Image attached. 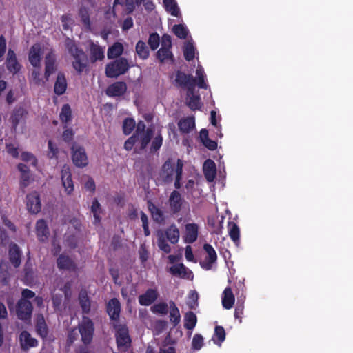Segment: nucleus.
<instances>
[{
	"label": "nucleus",
	"instance_id": "8",
	"mask_svg": "<svg viewBox=\"0 0 353 353\" xmlns=\"http://www.w3.org/2000/svg\"><path fill=\"white\" fill-rule=\"evenodd\" d=\"M175 168V164L170 159H168L163 164L160 172V176L165 183H170L173 181Z\"/></svg>",
	"mask_w": 353,
	"mask_h": 353
},
{
	"label": "nucleus",
	"instance_id": "58",
	"mask_svg": "<svg viewBox=\"0 0 353 353\" xmlns=\"http://www.w3.org/2000/svg\"><path fill=\"white\" fill-rule=\"evenodd\" d=\"M21 159L23 161L30 162L31 164L34 166H36L37 164V158L31 152H22L21 154Z\"/></svg>",
	"mask_w": 353,
	"mask_h": 353
},
{
	"label": "nucleus",
	"instance_id": "12",
	"mask_svg": "<svg viewBox=\"0 0 353 353\" xmlns=\"http://www.w3.org/2000/svg\"><path fill=\"white\" fill-rule=\"evenodd\" d=\"M62 185L68 194H70L74 190V184L72 179L70 168L68 165H64L61 170Z\"/></svg>",
	"mask_w": 353,
	"mask_h": 353
},
{
	"label": "nucleus",
	"instance_id": "17",
	"mask_svg": "<svg viewBox=\"0 0 353 353\" xmlns=\"http://www.w3.org/2000/svg\"><path fill=\"white\" fill-rule=\"evenodd\" d=\"M127 91V84L124 81H117L108 86L105 93L110 97L123 96Z\"/></svg>",
	"mask_w": 353,
	"mask_h": 353
},
{
	"label": "nucleus",
	"instance_id": "37",
	"mask_svg": "<svg viewBox=\"0 0 353 353\" xmlns=\"http://www.w3.org/2000/svg\"><path fill=\"white\" fill-rule=\"evenodd\" d=\"M123 52V46L121 43L116 42L108 50V59H118Z\"/></svg>",
	"mask_w": 353,
	"mask_h": 353
},
{
	"label": "nucleus",
	"instance_id": "45",
	"mask_svg": "<svg viewBox=\"0 0 353 353\" xmlns=\"http://www.w3.org/2000/svg\"><path fill=\"white\" fill-rule=\"evenodd\" d=\"M59 119L63 123H68L72 119V110L69 104L66 103L62 106Z\"/></svg>",
	"mask_w": 353,
	"mask_h": 353
},
{
	"label": "nucleus",
	"instance_id": "57",
	"mask_svg": "<svg viewBox=\"0 0 353 353\" xmlns=\"http://www.w3.org/2000/svg\"><path fill=\"white\" fill-rule=\"evenodd\" d=\"M79 17H81V21L85 26H90V19L88 8L81 7L79 10Z\"/></svg>",
	"mask_w": 353,
	"mask_h": 353
},
{
	"label": "nucleus",
	"instance_id": "40",
	"mask_svg": "<svg viewBox=\"0 0 353 353\" xmlns=\"http://www.w3.org/2000/svg\"><path fill=\"white\" fill-rule=\"evenodd\" d=\"M79 305L81 307L82 312L88 314L90 312V301L85 292H80L79 295Z\"/></svg>",
	"mask_w": 353,
	"mask_h": 353
},
{
	"label": "nucleus",
	"instance_id": "5",
	"mask_svg": "<svg viewBox=\"0 0 353 353\" xmlns=\"http://www.w3.org/2000/svg\"><path fill=\"white\" fill-rule=\"evenodd\" d=\"M33 311V306L29 300L19 299L16 305V315L23 321H30Z\"/></svg>",
	"mask_w": 353,
	"mask_h": 353
},
{
	"label": "nucleus",
	"instance_id": "29",
	"mask_svg": "<svg viewBox=\"0 0 353 353\" xmlns=\"http://www.w3.org/2000/svg\"><path fill=\"white\" fill-rule=\"evenodd\" d=\"M67 88V81L64 74L59 73L54 86V92L60 96L65 93Z\"/></svg>",
	"mask_w": 353,
	"mask_h": 353
},
{
	"label": "nucleus",
	"instance_id": "34",
	"mask_svg": "<svg viewBox=\"0 0 353 353\" xmlns=\"http://www.w3.org/2000/svg\"><path fill=\"white\" fill-rule=\"evenodd\" d=\"M36 232L39 239L43 241L49 234L48 227L43 219H40L36 223Z\"/></svg>",
	"mask_w": 353,
	"mask_h": 353
},
{
	"label": "nucleus",
	"instance_id": "55",
	"mask_svg": "<svg viewBox=\"0 0 353 353\" xmlns=\"http://www.w3.org/2000/svg\"><path fill=\"white\" fill-rule=\"evenodd\" d=\"M151 310L153 313L165 315L168 313V304L165 302L155 304L151 307Z\"/></svg>",
	"mask_w": 353,
	"mask_h": 353
},
{
	"label": "nucleus",
	"instance_id": "46",
	"mask_svg": "<svg viewBox=\"0 0 353 353\" xmlns=\"http://www.w3.org/2000/svg\"><path fill=\"white\" fill-rule=\"evenodd\" d=\"M65 45L68 50V52L72 57H75L77 54H80L81 51H83L82 49L77 47L74 40L67 38L65 39Z\"/></svg>",
	"mask_w": 353,
	"mask_h": 353
},
{
	"label": "nucleus",
	"instance_id": "47",
	"mask_svg": "<svg viewBox=\"0 0 353 353\" xmlns=\"http://www.w3.org/2000/svg\"><path fill=\"white\" fill-rule=\"evenodd\" d=\"M65 45L68 50V52L72 57H75L77 54H80L81 51H83L82 49L77 47L74 40L67 38L65 39Z\"/></svg>",
	"mask_w": 353,
	"mask_h": 353
},
{
	"label": "nucleus",
	"instance_id": "9",
	"mask_svg": "<svg viewBox=\"0 0 353 353\" xmlns=\"http://www.w3.org/2000/svg\"><path fill=\"white\" fill-rule=\"evenodd\" d=\"M26 206L29 212L37 214L41 211V204L38 192H33L26 196Z\"/></svg>",
	"mask_w": 353,
	"mask_h": 353
},
{
	"label": "nucleus",
	"instance_id": "60",
	"mask_svg": "<svg viewBox=\"0 0 353 353\" xmlns=\"http://www.w3.org/2000/svg\"><path fill=\"white\" fill-rule=\"evenodd\" d=\"M203 345V338L201 334H196L193 339L192 342V348L194 350H200Z\"/></svg>",
	"mask_w": 353,
	"mask_h": 353
},
{
	"label": "nucleus",
	"instance_id": "63",
	"mask_svg": "<svg viewBox=\"0 0 353 353\" xmlns=\"http://www.w3.org/2000/svg\"><path fill=\"white\" fill-rule=\"evenodd\" d=\"M157 244L159 249L165 253L168 254L171 252V247L163 237L159 238Z\"/></svg>",
	"mask_w": 353,
	"mask_h": 353
},
{
	"label": "nucleus",
	"instance_id": "1",
	"mask_svg": "<svg viewBox=\"0 0 353 353\" xmlns=\"http://www.w3.org/2000/svg\"><path fill=\"white\" fill-rule=\"evenodd\" d=\"M130 68L128 59L120 57L106 65L105 73L108 78H117L124 74Z\"/></svg>",
	"mask_w": 353,
	"mask_h": 353
},
{
	"label": "nucleus",
	"instance_id": "61",
	"mask_svg": "<svg viewBox=\"0 0 353 353\" xmlns=\"http://www.w3.org/2000/svg\"><path fill=\"white\" fill-rule=\"evenodd\" d=\"M140 214H141V220L142 221V226H143V231H144V234H145V236H148L150 234V232L149 230V225H148V216L143 211L141 212Z\"/></svg>",
	"mask_w": 353,
	"mask_h": 353
},
{
	"label": "nucleus",
	"instance_id": "23",
	"mask_svg": "<svg viewBox=\"0 0 353 353\" xmlns=\"http://www.w3.org/2000/svg\"><path fill=\"white\" fill-rule=\"evenodd\" d=\"M90 59L92 63H94L97 61H101L104 59V50L97 43L93 41H90Z\"/></svg>",
	"mask_w": 353,
	"mask_h": 353
},
{
	"label": "nucleus",
	"instance_id": "31",
	"mask_svg": "<svg viewBox=\"0 0 353 353\" xmlns=\"http://www.w3.org/2000/svg\"><path fill=\"white\" fill-rule=\"evenodd\" d=\"M35 328L37 334L42 339L47 337L48 329L45 319L42 314H40L37 317Z\"/></svg>",
	"mask_w": 353,
	"mask_h": 353
},
{
	"label": "nucleus",
	"instance_id": "33",
	"mask_svg": "<svg viewBox=\"0 0 353 353\" xmlns=\"http://www.w3.org/2000/svg\"><path fill=\"white\" fill-rule=\"evenodd\" d=\"M228 234L231 240L238 245L240 241V229L238 225L234 221H229L228 223Z\"/></svg>",
	"mask_w": 353,
	"mask_h": 353
},
{
	"label": "nucleus",
	"instance_id": "25",
	"mask_svg": "<svg viewBox=\"0 0 353 353\" xmlns=\"http://www.w3.org/2000/svg\"><path fill=\"white\" fill-rule=\"evenodd\" d=\"M178 126L183 134L190 132L195 128V120L193 116L183 118L179 120Z\"/></svg>",
	"mask_w": 353,
	"mask_h": 353
},
{
	"label": "nucleus",
	"instance_id": "27",
	"mask_svg": "<svg viewBox=\"0 0 353 353\" xmlns=\"http://www.w3.org/2000/svg\"><path fill=\"white\" fill-rule=\"evenodd\" d=\"M157 58L161 63H169L174 64L175 62L174 55L171 50L164 47H161L157 52Z\"/></svg>",
	"mask_w": 353,
	"mask_h": 353
},
{
	"label": "nucleus",
	"instance_id": "41",
	"mask_svg": "<svg viewBox=\"0 0 353 353\" xmlns=\"http://www.w3.org/2000/svg\"><path fill=\"white\" fill-rule=\"evenodd\" d=\"M26 114V110L22 108H19L13 111L10 120L14 128L17 127Z\"/></svg>",
	"mask_w": 353,
	"mask_h": 353
},
{
	"label": "nucleus",
	"instance_id": "11",
	"mask_svg": "<svg viewBox=\"0 0 353 353\" xmlns=\"http://www.w3.org/2000/svg\"><path fill=\"white\" fill-rule=\"evenodd\" d=\"M57 264L60 270L76 272L78 269L76 263L69 256L64 254H61L59 256L57 259Z\"/></svg>",
	"mask_w": 353,
	"mask_h": 353
},
{
	"label": "nucleus",
	"instance_id": "3",
	"mask_svg": "<svg viewBox=\"0 0 353 353\" xmlns=\"http://www.w3.org/2000/svg\"><path fill=\"white\" fill-rule=\"evenodd\" d=\"M113 327L116 330L115 338L118 348L129 347L132 341L126 325L114 323Z\"/></svg>",
	"mask_w": 353,
	"mask_h": 353
},
{
	"label": "nucleus",
	"instance_id": "50",
	"mask_svg": "<svg viewBox=\"0 0 353 353\" xmlns=\"http://www.w3.org/2000/svg\"><path fill=\"white\" fill-rule=\"evenodd\" d=\"M123 132L125 135H129L135 128V121L132 118L128 117L123 122Z\"/></svg>",
	"mask_w": 353,
	"mask_h": 353
},
{
	"label": "nucleus",
	"instance_id": "30",
	"mask_svg": "<svg viewBox=\"0 0 353 353\" xmlns=\"http://www.w3.org/2000/svg\"><path fill=\"white\" fill-rule=\"evenodd\" d=\"M235 298L232 291L231 288L227 287L223 292L222 296V305L225 309H231L234 303Z\"/></svg>",
	"mask_w": 353,
	"mask_h": 353
},
{
	"label": "nucleus",
	"instance_id": "32",
	"mask_svg": "<svg viewBox=\"0 0 353 353\" xmlns=\"http://www.w3.org/2000/svg\"><path fill=\"white\" fill-rule=\"evenodd\" d=\"M170 321L172 324L173 327H176L179 325L181 321V314L179 308L176 305L173 301H170Z\"/></svg>",
	"mask_w": 353,
	"mask_h": 353
},
{
	"label": "nucleus",
	"instance_id": "4",
	"mask_svg": "<svg viewBox=\"0 0 353 353\" xmlns=\"http://www.w3.org/2000/svg\"><path fill=\"white\" fill-rule=\"evenodd\" d=\"M72 160L75 166L78 168H84L88 164V158L85 150L76 143H74L71 147Z\"/></svg>",
	"mask_w": 353,
	"mask_h": 353
},
{
	"label": "nucleus",
	"instance_id": "26",
	"mask_svg": "<svg viewBox=\"0 0 353 353\" xmlns=\"http://www.w3.org/2000/svg\"><path fill=\"white\" fill-rule=\"evenodd\" d=\"M199 227L196 223H188L185 225V241L192 243L197 239Z\"/></svg>",
	"mask_w": 353,
	"mask_h": 353
},
{
	"label": "nucleus",
	"instance_id": "38",
	"mask_svg": "<svg viewBox=\"0 0 353 353\" xmlns=\"http://www.w3.org/2000/svg\"><path fill=\"white\" fill-rule=\"evenodd\" d=\"M197 323V317L196 314L192 312L189 311L186 312L184 315V327L187 330H193Z\"/></svg>",
	"mask_w": 353,
	"mask_h": 353
},
{
	"label": "nucleus",
	"instance_id": "54",
	"mask_svg": "<svg viewBox=\"0 0 353 353\" xmlns=\"http://www.w3.org/2000/svg\"><path fill=\"white\" fill-rule=\"evenodd\" d=\"M148 208L152 213L153 219L155 221H159L163 219V212L159 208L153 205L152 202H149Z\"/></svg>",
	"mask_w": 353,
	"mask_h": 353
},
{
	"label": "nucleus",
	"instance_id": "49",
	"mask_svg": "<svg viewBox=\"0 0 353 353\" xmlns=\"http://www.w3.org/2000/svg\"><path fill=\"white\" fill-rule=\"evenodd\" d=\"M163 141V137L161 132H159L152 141V143L150 148V153L154 154L157 152H158L160 150L161 147L162 146Z\"/></svg>",
	"mask_w": 353,
	"mask_h": 353
},
{
	"label": "nucleus",
	"instance_id": "56",
	"mask_svg": "<svg viewBox=\"0 0 353 353\" xmlns=\"http://www.w3.org/2000/svg\"><path fill=\"white\" fill-rule=\"evenodd\" d=\"M160 38L157 33H152L149 36L148 44L152 50H156L159 46Z\"/></svg>",
	"mask_w": 353,
	"mask_h": 353
},
{
	"label": "nucleus",
	"instance_id": "18",
	"mask_svg": "<svg viewBox=\"0 0 353 353\" xmlns=\"http://www.w3.org/2000/svg\"><path fill=\"white\" fill-rule=\"evenodd\" d=\"M42 55V49L39 43L32 45L29 50L28 59L30 64L37 68L40 66Z\"/></svg>",
	"mask_w": 353,
	"mask_h": 353
},
{
	"label": "nucleus",
	"instance_id": "52",
	"mask_svg": "<svg viewBox=\"0 0 353 353\" xmlns=\"http://www.w3.org/2000/svg\"><path fill=\"white\" fill-rule=\"evenodd\" d=\"M91 212L94 215V222L99 223L101 221L100 213L101 212V205L98 201L97 199H94L92 201L91 206Z\"/></svg>",
	"mask_w": 353,
	"mask_h": 353
},
{
	"label": "nucleus",
	"instance_id": "62",
	"mask_svg": "<svg viewBox=\"0 0 353 353\" xmlns=\"http://www.w3.org/2000/svg\"><path fill=\"white\" fill-rule=\"evenodd\" d=\"M48 157L49 159H53L56 158L57 155L58 154V148L53 143V142L51 140H49L48 142Z\"/></svg>",
	"mask_w": 353,
	"mask_h": 353
},
{
	"label": "nucleus",
	"instance_id": "20",
	"mask_svg": "<svg viewBox=\"0 0 353 353\" xmlns=\"http://www.w3.org/2000/svg\"><path fill=\"white\" fill-rule=\"evenodd\" d=\"M20 344L23 350H28L31 347H35L38 345V341L35 338L31 336L28 331H22L19 336Z\"/></svg>",
	"mask_w": 353,
	"mask_h": 353
},
{
	"label": "nucleus",
	"instance_id": "24",
	"mask_svg": "<svg viewBox=\"0 0 353 353\" xmlns=\"http://www.w3.org/2000/svg\"><path fill=\"white\" fill-rule=\"evenodd\" d=\"M203 172L206 180L208 182H212L216 174L215 163L210 159H208L203 164Z\"/></svg>",
	"mask_w": 353,
	"mask_h": 353
},
{
	"label": "nucleus",
	"instance_id": "13",
	"mask_svg": "<svg viewBox=\"0 0 353 353\" xmlns=\"http://www.w3.org/2000/svg\"><path fill=\"white\" fill-rule=\"evenodd\" d=\"M152 136L153 130L152 128H148L146 132L142 133V134H139V139L137 142L138 145L134 148V152L140 154L141 152L145 150L148 145L151 141Z\"/></svg>",
	"mask_w": 353,
	"mask_h": 353
},
{
	"label": "nucleus",
	"instance_id": "19",
	"mask_svg": "<svg viewBox=\"0 0 353 353\" xmlns=\"http://www.w3.org/2000/svg\"><path fill=\"white\" fill-rule=\"evenodd\" d=\"M159 294L156 289H148L145 292L139 296V303L143 306L152 305L158 298Z\"/></svg>",
	"mask_w": 353,
	"mask_h": 353
},
{
	"label": "nucleus",
	"instance_id": "28",
	"mask_svg": "<svg viewBox=\"0 0 353 353\" xmlns=\"http://www.w3.org/2000/svg\"><path fill=\"white\" fill-rule=\"evenodd\" d=\"M74 58V61L72 62L73 68L79 72L81 73L85 68L87 67V56L84 51H81L80 54H77V56Z\"/></svg>",
	"mask_w": 353,
	"mask_h": 353
},
{
	"label": "nucleus",
	"instance_id": "48",
	"mask_svg": "<svg viewBox=\"0 0 353 353\" xmlns=\"http://www.w3.org/2000/svg\"><path fill=\"white\" fill-rule=\"evenodd\" d=\"M183 163L182 160L178 159L176 168H175V181H174V187L176 189H180L181 188V180L182 177V173H183Z\"/></svg>",
	"mask_w": 353,
	"mask_h": 353
},
{
	"label": "nucleus",
	"instance_id": "39",
	"mask_svg": "<svg viewBox=\"0 0 353 353\" xmlns=\"http://www.w3.org/2000/svg\"><path fill=\"white\" fill-rule=\"evenodd\" d=\"M165 10L174 17L180 15V10L175 0H163Z\"/></svg>",
	"mask_w": 353,
	"mask_h": 353
},
{
	"label": "nucleus",
	"instance_id": "21",
	"mask_svg": "<svg viewBox=\"0 0 353 353\" xmlns=\"http://www.w3.org/2000/svg\"><path fill=\"white\" fill-rule=\"evenodd\" d=\"M8 255L10 263L14 268H18L21 262L22 254L20 248L16 243L10 245Z\"/></svg>",
	"mask_w": 353,
	"mask_h": 353
},
{
	"label": "nucleus",
	"instance_id": "16",
	"mask_svg": "<svg viewBox=\"0 0 353 353\" xmlns=\"http://www.w3.org/2000/svg\"><path fill=\"white\" fill-rule=\"evenodd\" d=\"M168 272L181 279H190L193 278L192 272L185 267L183 263H178L171 266L168 269Z\"/></svg>",
	"mask_w": 353,
	"mask_h": 353
},
{
	"label": "nucleus",
	"instance_id": "64",
	"mask_svg": "<svg viewBox=\"0 0 353 353\" xmlns=\"http://www.w3.org/2000/svg\"><path fill=\"white\" fill-rule=\"evenodd\" d=\"M74 133L71 128H68L65 130L62 134L63 140L65 143H70L73 140Z\"/></svg>",
	"mask_w": 353,
	"mask_h": 353
},
{
	"label": "nucleus",
	"instance_id": "43",
	"mask_svg": "<svg viewBox=\"0 0 353 353\" xmlns=\"http://www.w3.org/2000/svg\"><path fill=\"white\" fill-rule=\"evenodd\" d=\"M225 332L222 326L216 325L214 329V334L212 337L214 343L219 346L225 341Z\"/></svg>",
	"mask_w": 353,
	"mask_h": 353
},
{
	"label": "nucleus",
	"instance_id": "42",
	"mask_svg": "<svg viewBox=\"0 0 353 353\" xmlns=\"http://www.w3.org/2000/svg\"><path fill=\"white\" fill-rule=\"evenodd\" d=\"M135 49L136 52L141 59H146L148 58L150 50L144 41L139 40L136 44Z\"/></svg>",
	"mask_w": 353,
	"mask_h": 353
},
{
	"label": "nucleus",
	"instance_id": "22",
	"mask_svg": "<svg viewBox=\"0 0 353 353\" xmlns=\"http://www.w3.org/2000/svg\"><path fill=\"white\" fill-rule=\"evenodd\" d=\"M56 58L52 52H48L45 57V78L48 81L49 77L56 70Z\"/></svg>",
	"mask_w": 353,
	"mask_h": 353
},
{
	"label": "nucleus",
	"instance_id": "6",
	"mask_svg": "<svg viewBox=\"0 0 353 353\" xmlns=\"http://www.w3.org/2000/svg\"><path fill=\"white\" fill-rule=\"evenodd\" d=\"M203 250L206 252L207 256L203 261L200 262V265L203 269L210 270L217 260V254L214 248L209 243L203 245Z\"/></svg>",
	"mask_w": 353,
	"mask_h": 353
},
{
	"label": "nucleus",
	"instance_id": "2",
	"mask_svg": "<svg viewBox=\"0 0 353 353\" xmlns=\"http://www.w3.org/2000/svg\"><path fill=\"white\" fill-rule=\"evenodd\" d=\"M79 332L83 345H90L92 341L94 332V323L92 319L88 316H83L81 322L79 324Z\"/></svg>",
	"mask_w": 353,
	"mask_h": 353
},
{
	"label": "nucleus",
	"instance_id": "59",
	"mask_svg": "<svg viewBox=\"0 0 353 353\" xmlns=\"http://www.w3.org/2000/svg\"><path fill=\"white\" fill-rule=\"evenodd\" d=\"M244 305L243 302L240 303V299H238L236 306L234 310V317L239 319V323L242 322V316L243 314Z\"/></svg>",
	"mask_w": 353,
	"mask_h": 353
},
{
	"label": "nucleus",
	"instance_id": "14",
	"mask_svg": "<svg viewBox=\"0 0 353 353\" xmlns=\"http://www.w3.org/2000/svg\"><path fill=\"white\" fill-rule=\"evenodd\" d=\"M146 126L143 121H139L137 129L134 134L130 137L124 143V149L127 151H130L133 147L137 144L139 139V134H142L146 132Z\"/></svg>",
	"mask_w": 353,
	"mask_h": 353
},
{
	"label": "nucleus",
	"instance_id": "15",
	"mask_svg": "<svg viewBox=\"0 0 353 353\" xmlns=\"http://www.w3.org/2000/svg\"><path fill=\"white\" fill-rule=\"evenodd\" d=\"M5 65L7 70L14 74L21 70V65L17 60L16 53L12 49L8 50Z\"/></svg>",
	"mask_w": 353,
	"mask_h": 353
},
{
	"label": "nucleus",
	"instance_id": "53",
	"mask_svg": "<svg viewBox=\"0 0 353 353\" xmlns=\"http://www.w3.org/2000/svg\"><path fill=\"white\" fill-rule=\"evenodd\" d=\"M195 54V48L194 46L190 43H188L183 49V55L184 58L186 61H190L194 59Z\"/></svg>",
	"mask_w": 353,
	"mask_h": 353
},
{
	"label": "nucleus",
	"instance_id": "10",
	"mask_svg": "<svg viewBox=\"0 0 353 353\" xmlns=\"http://www.w3.org/2000/svg\"><path fill=\"white\" fill-rule=\"evenodd\" d=\"M168 202L171 212L176 214L181 210L184 199L179 191L174 190L169 196Z\"/></svg>",
	"mask_w": 353,
	"mask_h": 353
},
{
	"label": "nucleus",
	"instance_id": "7",
	"mask_svg": "<svg viewBox=\"0 0 353 353\" xmlns=\"http://www.w3.org/2000/svg\"><path fill=\"white\" fill-rule=\"evenodd\" d=\"M106 312L111 321L118 324L121 313V303L118 299H111L106 305Z\"/></svg>",
	"mask_w": 353,
	"mask_h": 353
},
{
	"label": "nucleus",
	"instance_id": "36",
	"mask_svg": "<svg viewBox=\"0 0 353 353\" xmlns=\"http://www.w3.org/2000/svg\"><path fill=\"white\" fill-rule=\"evenodd\" d=\"M166 238L172 244L179 241V230L174 224L171 225L165 232Z\"/></svg>",
	"mask_w": 353,
	"mask_h": 353
},
{
	"label": "nucleus",
	"instance_id": "44",
	"mask_svg": "<svg viewBox=\"0 0 353 353\" xmlns=\"http://www.w3.org/2000/svg\"><path fill=\"white\" fill-rule=\"evenodd\" d=\"M186 104L190 110L195 111L201 108V98L199 95L191 96L186 98Z\"/></svg>",
	"mask_w": 353,
	"mask_h": 353
},
{
	"label": "nucleus",
	"instance_id": "35",
	"mask_svg": "<svg viewBox=\"0 0 353 353\" xmlns=\"http://www.w3.org/2000/svg\"><path fill=\"white\" fill-rule=\"evenodd\" d=\"M194 79H196L191 74H186L179 70L176 72L175 81L181 88H185Z\"/></svg>",
	"mask_w": 353,
	"mask_h": 353
},
{
	"label": "nucleus",
	"instance_id": "51",
	"mask_svg": "<svg viewBox=\"0 0 353 353\" xmlns=\"http://www.w3.org/2000/svg\"><path fill=\"white\" fill-rule=\"evenodd\" d=\"M173 33L180 39H185L188 34V28L182 24H176L172 27Z\"/></svg>",
	"mask_w": 353,
	"mask_h": 353
}]
</instances>
